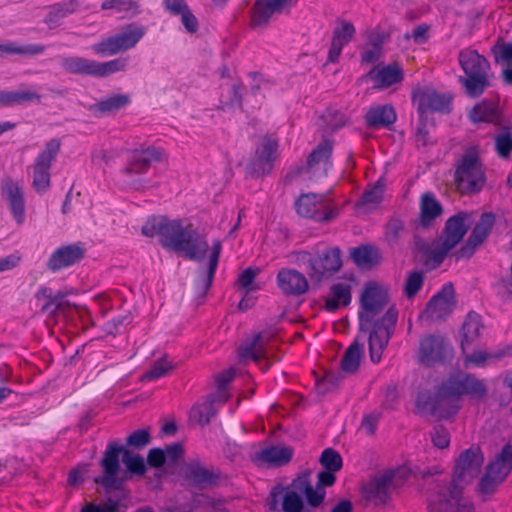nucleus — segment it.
Segmentation results:
<instances>
[{
  "label": "nucleus",
  "instance_id": "1",
  "mask_svg": "<svg viewBox=\"0 0 512 512\" xmlns=\"http://www.w3.org/2000/svg\"><path fill=\"white\" fill-rule=\"evenodd\" d=\"M486 394L487 388L482 380L472 374L457 371L441 382L434 396L419 394L416 405L439 419H450L460 410L462 396L482 400Z\"/></svg>",
  "mask_w": 512,
  "mask_h": 512
},
{
  "label": "nucleus",
  "instance_id": "2",
  "mask_svg": "<svg viewBox=\"0 0 512 512\" xmlns=\"http://www.w3.org/2000/svg\"><path fill=\"white\" fill-rule=\"evenodd\" d=\"M141 232L146 237L157 235L164 249L183 253L190 260L204 259L209 250L205 234L193 224L183 225L181 219L153 216L142 226Z\"/></svg>",
  "mask_w": 512,
  "mask_h": 512
},
{
  "label": "nucleus",
  "instance_id": "3",
  "mask_svg": "<svg viewBox=\"0 0 512 512\" xmlns=\"http://www.w3.org/2000/svg\"><path fill=\"white\" fill-rule=\"evenodd\" d=\"M120 455H122V462L129 473L137 476H144L146 473V464L141 455L132 452L116 441H110L99 462L102 475L95 478V482L101 485L107 493L119 490L123 485L124 480L119 477Z\"/></svg>",
  "mask_w": 512,
  "mask_h": 512
},
{
  "label": "nucleus",
  "instance_id": "4",
  "mask_svg": "<svg viewBox=\"0 0 512 512\" xmlns=\"http://www.w3.org/2000/svg\"><path fill=\"white\" fill-rule=\"evenodd\" d=\"M458 61L464 76L458 77V82L464 87L470 98L480 97L490 87V63L476 50L463 49L459 52Z\"/></svg>",
  "mask_w": 512,
  "mask_h": 512
},
{
  "label": "nucleus",
  "instance_id": "5",
  "mask_svg": "<svg viewBox=\"0 0 512 512\" xmlns=\"http://www.w3.org/2000/svg\"><path fill=\"white\" fill-rule=\"evenodd\" d=\"M164 159V150L153 145H141L127 151L126 164L119 173L127 186L134 190H141L146 187V181L141 178L145 175L152 164L160 163Z\"/></svg>",
  "mask_w": 512,
  "mask_h": 512
},
{
  "label": "nucleus",
  "instance_id": "6",
  "mask_svg": "<svg viewBox=\"0 0 512 512\" xmlns=\"http://www.w3.org/2000/svg\"><path fill=\"white\" fill-rule=\"evenodd\" d=\"M454 181L462 194H474L483 189L486 176L476 147L467 148L455 163Z\"/></svg>",
  "mask_w": 512,
  "mask_h": 512
},
{
  "label": "nucleus",
  "instance_id": "7",
  "mask_svg": "<svg viewBox=\"0 0 512 512\" xmlns=\"http://www.w3.org/2000/svg\"><path fill=\"white\" fill-rule=\"evenodd\" d=\"M295 259L298 265L305 266L310 280L316 283L331 277L342 266L341 251L338 247L328 248L317 254L299 251L295 254Z\"/></svg>",
  "mask_w": 512,
  "mask_h": 512
},
{
  "label": "nucleus",
  "instance_id": "8",
  "mask_svg": "<svg viewBox=\"0 0 512 512\" xmlns=\"http://www.w3.org/2000/svg\"><path fill=\"white\" fill-rule=\"evenodd\" d=\"M464 487L454 480L438 484L428 497L429 512H472V501L463 495Z\"/></svg>",
  "mask_w": 512,
  "mask_h": 512
},
{
  "label": "nucleus",
  "instance_id": "9",
  "mask_svg": "<svg viewBox=\"0 0 512 512\" xmlns=\"http://www.w3.org/2000/svg\"><path fill=\"white\" fill-rule=\"evenodd\" d=\"M471 220L472 217L467 212H459L449 217L439 242L429 252V258L436 264H441L466 235Z\"/></svg>",
  "mask_w": 512,
  "mask_h": 512
},
{
  "label": "nucleus",
  "instance_id": "10",
  "mask_svg": "<svg viewBox=\"0 0 512 512\" xmlns=\"http://www.w3.org/2000/svg\"><path fill=\"white\" fill-rule=\"evenodd\" d=\"M388 289L375 281L365 283L360 295V310L358 312L360 330H367L373 319L388 304Z\"/></svg>",
  "mask_w": 512,
  "mask_h": 512
},
{
  "label": "nucleus",
  "instance_id": "11",
  "mask_svg": "<svg viewBox=\"0 0 512 512\" xmlns=\"http://www.w3.org/2000/svg\"><path fill=\"white\" fill-rule=\"evenodd\" d=\"M512 470V445L506 444L494 461L488 464L479 482V494L485 500L492 495Z\"/></svg>",
  "mask_w": 512,
  "mask_h": 512
},
{
  "label": "nucleus",
  "instance_id": "12",
  "mask_svg": "<svg viewBox=\"0 0 512 512\" xmlns=\"http://www.w3.org/2000/svg\"><path fill=\"white\" fill-rule=\"evenodd\" d=\"M146 30L143 26L128 25L126 29L118 34L107 37L92 46L95 54L100 56H112L126 52L134 48L143 38Z\"/></svg>",
  "mask_w": 512,
  "mask_h": 512
},
{
  "label": "nucleus",
  "instance_id": "13",
  "mask_svg": "<svg viewBox=\"0 0 512 512\" xmlns=\"http://www.w3.org/2000/svg\"><path fill=\"white\" fill-rule=\"evenodd\" d=\"M398 319V312L390 307L386 313L374 322L369 333V355L373 363H379L385 348L394 332Z\"/></svg>",
  "mask_w": 512,
  "mask_h": 512
},
{
  "label": "nucleus",
  "instance_id": "14",
  "mask_svg": "<svg viewBox=\"0 0 512 512\" xmlns=\"http://www.w3.org/2000/svg\"><path fill=\"white\" fill-rule=\"evenodd\" d=\"M61 148L58 138L50 139L44 149L38 154L33 165L32 187L39 193H45L50 187V169Z\"/></svg>",
  "mask_w": 512,
  "mask_h": 512
},
{
  "label": "nucleus",
  "instance_id": "15",
  "mask_svg": "<svg viewBox=\"0 0 512 512\" xmlns=\"http://www.w3.org/2000/svg\"><path fill=\"white\" fill-rule=\"evenodd\" d=\"M185 486L197 490H206L216 486L222 478L221 471L213 466H207L200 460H191L182 468Z\"/></svg>",
  "mask_w": 512,
  "mask_h": 512
},
{
  "label": "nucleus",
  "instance_id": "16",
  "mask_svg": "<svg viewBox=\"0 0 512 512\" xmlns=\"http://www.w3.org/2000/svg\"><path fill=\"white\" fill-rule=\"evenodd\" d=\"M484 456L479 446L472 445L462 451L455 461L452 480L465 488L480 472Z\"/></svg>",
  "mask_w": 512,
  "mask_h": 512
},
{
  "label": "nucleus",
  "instance_id": "17",
  "mask_svg": "<svg viewBox=\"0 0 512 512\" xmlns=\"http://www.w3.org/2000/svg\"><path fill=\"white\" fill-rule=\"evenodd\" d=\"M325 195L316 193L301 194L295 202L296 212L317 222L330 221L337 217L338 209L325 203Z\"/></svg>",
  "mask_w": 512,
  "mask_h": 512
},
{
  "label": "nucleus",
  "instance_id": "18",
  "mask_svg": "<svg viewBox=\"0 0 512 512\" xmlns=\"http://www.w3.org/2000/svg\"><path fill=\"white\" fill-rule=\"evenodd\" d=\"M411 100L420 117L429 112L449 113L451 111L452 96L439 93L432 87L414 89Z\"/></svg>",
  "mask_w": 512,
  "mask_h": 512
},
{
  "label": "nucleus",
  "instance_id": "19",
  "mask_svg": "<svg viewBox=\"0 0 512 512\" xmlns=\"http://www.w3.org/2000/svg\"><path fill=\"white\" fill-rule=\"evenodd\" d=\"M0 192L17 225H22L26 220V200L23 186L12 177L5 176L0 182Z\"/></svg>",
  "mask_w": 512,
  "mask_h": 512
},
{
  "label": "nucleus",
  "instance_id": "20",
  "mask_svg": "<svg viewBox=\"0 0 512 512\" xmlns=\"http://www.w3.org/2000/svg\"><path fill=\"white\" fill-rule=\"evenodd\" d=\"M456 307L455 292L452 283H446L442 286L427 303L421 317L440 321L446 319Z\"/></svg>",
  "mask_w": 512,
  "mask_h": 512
},
{
  "label": "nucleus",
  "instance_id": "21",
  "mask_svg": "<svg viewBox=\"0 0 512 512\" xmlns=\"http://www.w3.org/2000/svg\"><path fill=\"white\" fill-rule=\"evenodd\" d=\"M295 4V0H255L251 11V27H266L273 15L281 14Z\"/></svg>",
  "mask_w": 512,
  "mask_h": 512
},
{
  "label": "nucleus",
  "instance_id": "22",
  "mask_svg": "<svg viewBox=\"0 0 512 512\" xmlns=\"http://www.w3.org/2000/svg\"><path fill=\"white\" fill-rule=\"evenodd\" d=\"M393 479V471H386L382 474L374 476L362 487L363 499L373 506L386 504L390 497L389 491Z\"/></svg>",
  "mask_w": 512,
  "mask_h": 512
},
{
  "label": "nucleus",
  "instance_id": "23",
  "mask_svg": "<svg viewBox=\"0 0 512 512\" xmlns=\"http://www.w3.org/2000/svg\"><path fill=\"white\" fill-rule=\"evenodd\" d=\"M332 152V141L328 139L321 141L307 157V173L310 174V176L313 178H321L327 176L329 169L332 167Z\"/></svg>",
  "mask_w": 512,
  "mask_h": 512
},
{
  "label": "nucleus",
  "instance_id": "24",
  "mask_svg": "<svg viewBox=\"0 0 512 512\" xmlns=\"http://www.w3.org/2000/svg\"><path fill=\"white\" fill-rule=\"evenodd\" d=\"M494 223L495 215L492 212L481 214L468 239L457 253V259L471 257L476 248L486 240Z\"/></svg>",
  "mask_w": 512,
  "mask_h": 512
},
{
  "label": "nucleus",
  "instance_id": "25",
  "mask_svg": "<svg viewBox=\"0 0 512 512\" xmlns=\"http://www.w3.org/2000/svg\"><path fill=\"white\" fill-rule=\"evenodd\" d=\"M267 505L271 511L302 512L303 500L296 491L287 490L278 484L269 492Z\"/></svg>",
  "mask_w": 512,
  "mask_h": 512
},
{
  "label": "nucleus",
  "instance_id": "26",
  "mask_svg": "<svg viewBox=\"0 0 512 512\" xmlns=\"http://www.w3.org/2000/svg\"><path fill=\"white\" fill-rule=\"evenodd\" d=\"M366 77L372 81L375 89L383 90L402 82L404 70L399 63L393 62L372 67Z\"/></svg>",
  "mask_w": 512,
  "mask_h": 512
},
{
  "label": "nucleus",
  "instance_id": "27",
  "mask_svg": "<svg viewBox=\"0 0 512 512\" xmlns=\"http://www.w3.org/2000/svg\"><path fill=\"white\" fill-rule=\"evenodd\" d=\"M84 255L85 250L79 243L61 246L50 255L47 268L57 272L80 262Z\"/></svg>",
  "mask_w": 512,
  "mask_h": 512
},
{
  "label": "nucleus",
  "instance_id": "28",
  "mask_svg": "<svg viewBox=\"0 0 512 512\" xmlns=\"http://www.w3.org/2000/svg\"><path fill=\"white\" fill-rule=\"evenodd\" d=\"M355 33V27L351 22L344 19H338L336 21V25L333 29L331 45L328 50V62H338L342 49L351 42Z\"/></svg>",
  "mask_w": 512,
  "mask_h": 512
},
{
  "label": "nucleus",
  "instance_id": "29",
  "mask_svg": "<svg viewBox=\"0 0 512 512\" xmlns=\"http://www.w3.org/2000/svg\"><path fill=\"white\" fill-rule=\"evenodd\" d=\"M277 285L285 295L299 296L308 291L305 275L296 269H281L277 274Z\"/></svg>",
  "mask_w": 512,
  "mask_h": 512
},
{
  "label": "nucleus",
  "instance_id": "30",
  "mask_svg": "<svg viewBox=\"0 0 512 512\" xmlns=\"http://www.w3.org/2000/svg\"><path fill=\"white\" fill-rule=\"evenodd\" d=\"M278 146L279 144L276 139L270 137L262 138L261 144L256 148V158L252 163L253 171L257 175H264L272 170Z\"/></svg>",
  "mask_w": 512,
  "mask_h": 512
},
{
  "label": "nucleus",
  "instance_id": "31",
  "mask_svg": "<svg viewBox=\"0 0 512 512\" xmlns=\"http://www.w3.org/2000/svg\"><path fill=\"white\" fill-rule=\"evenodd\" d=\"M397 120L395 108L391 104L372 105L364 115V121L371 129H389Z\"/></svg>",
  "mask_w": 512,
  "mask_h": 512
},
{
  "label": "nucleus",
  "instance_id": "32",
  "mask_svg": "<svg viewBox=\"0 0 512 512\" xmlns=\"http://www.w3.org/2000/svg\"><path fill=\"white\" fill-rule=\"evenodd\" d=\"M444 339L441 336L427 335L420 340L419 361L431 366L444 358Z\"/></svg>",
  "mask_w": 512,
  "mask_h": 512
},
{
  "label": "nucleus",
  "instance_id": "33",
  "mask_svg": "<svg viewBox=\"0 0 512 512\" xmlns=\"http://www.w3.org/2000/svg\"><path fill=\"white\" fill-rule=\"evenodd\" d=\"M293 455L294 450L289 446H269L255 453L253 461L257 464L281 467L288 464Z\"/></svg>",
  "mask_w": 512,
  "mask_h": 512
},
{
  "label": "nucleus",
  "instance_id": "34",
  "mask_svg": "<svg viewBox=\"0 0 512 512\" xmlns=\"http://www.w3.org/2000/svg\"><path fill=\"white\" fill-rule=\"evenodd\" d=\"M419 224L423 228H429L443 213L442 204L432 192H425L420 197Z\"/></svg>",
  "mask_w": 512,
  "mask_h": 512
},
{
  "label": "nucleus",
  "instance_id": "35",
  "mask_svg": "<svg viewBox=\"0 0 512 512\" xmlns=\"http://www.w3.org/2000/svg\"><path fill=\"white\" fill-rule=\"evenodd\" d=\"M351 286L345 282H337L331 285L329 292L325 297L324 308L327 312H335L341 307H346L351 303Z\"/></svg>",
  "mask_w": 512,
  "mask_h": 512
},
{
  "label": "nucleus",
  "instance_id": "36",
  "mask_svg": "<svg viewBox=\"0 0 512 512\" xmlns=\"http://www.w3.org/2000/svg\"><path fill=\"white\" fill-rule=\"evenodd\" d=\"M469 117L474 123H498L501 117L498 102L487 99L482 100L471 109Z\"/></svg>",
  "mask_w": 512,
  "mask_h": 512
},
{
  "label": "nucleus",
  "instance_id": "37",
  "mask_svg": "<svg viewBox=\"0 0 512 512\" xmlns=\"http://www.w3.org/2000/svg\"><path fill=\"white\" fill-rule=\"evenodd\" d=\"M482 328L481 316L474 311H470L461 328V349L463 352L479 338Z\"/></svg>",
  "mask_w": 512,
  "mask_h": 512
},
{
  "label": "nucleus",
  "instance_id": "38",
  "mask_svg": "<svg viewBox=\"0 0 512 512\" xmlns=\"http://www.w3.org/2000/svg\"><path fill=\"white\" fill-rule=\"evenodd\" d=\"M61 67L68 73L95 77V61L79 56L60 58Z\"/></svg>",
  "mask_w": 512,
  "mask_h": 512
},
{
  "label": "nucleus",
  "instance_id": "39",
  "mask_svg": "<svg viewBox=\"0 0 512 512\" xmlns=\"http://www.w3.org/2000/svg\"><path fill=\"white\" fill-rule=\"evenodd\" d=\"M293 486L303 493L306 497V501L311 507H319L324 502L326 492L323 488L316 486L313 488L308 476H302L293 481Z\"/></svg>",
  "mask_w": 512,
  "mask_h": 512
},
{
  "label": "nucleus",
  "instance_id": "40",
  "mask_svg": "<svg viewBox=\"0 0 512 512\" xmlns=\"http://www.w3.org/2000/svg\"><path fill=\"white\" fill-rule=\"evenodd\" d=\"M35 298L37 300H45L40 310L50 315L56 314L63 308L65 303V295L63 293L53 294L51 288L46 286H42L36 291Z\"/></svg>",
  "mask_w": 512,
  "mask_h": 512
},
{
  "label": "nucleus",
  "instance_id": "41",
  "mask_svg": "<svg viewBox=\"0 0 512 512\" xmlns=\"http://www.w3.org/2000/svg\"><path fill=\"white\" fill-rule=\"evenodd\" d=\"M222 251V244L220 240H215L212 243V251L209 257L208 269L204 276L199 279L198 285L202 294H206L210 289L214 276L217 270L220 254Z\"/></svg>",
  "mask_w": 512,
  "mask_h": 512
},
{
  "label": "nucleus",
  "instance_id": "42",
  "mask_svg": "<svg viewBox=\"0 0 512 512\" xmlns=\"http://www.w3.org/2000/svg\"><path fill=\"white\" fill-rule=\"evenodd\" d=\"M364 345L354 340L344 352L341 359V369L346 373H355L359 366L363 355Z\"/></svg>",
  "mask_w": 512,
  "mask_h": 512
},
{
  "label": "nucleus",
  "instance_id": "43",
  "mask_svg": "<svg viewBox=\"0 0 512 512\" xmlns=\"http://www.w3.org/2000/svg\"><path fill=\"white\" fill-rule=\"evenodd\" d=\"M40 103L41 96L30 90L0 91V104L3 106H14L27 102Z\"/></svg>",
  "mask_w": 512,
  "mask_h": 512
},
{
  "label": "nucleus",
  "instance_id": "44",
  "mask_svg": "<svg viewBox=\"0 0 512 512\" xmlns=\"http://www.w3.org/2000/svg\"><path fill=\"white\" fill-rule=\"evenodd\" d=\"M130 103V97L126 94H114L103 98L93 104L90 108L92 111H97L102 114H107L120 110Z\"/></svg>",
  "mask_w": 512,
  "mask_h": 512
},
{
  "label": "nucleus",
  "instance_id": "45",
  "mask_svg": "<svg viewBox=\"0 0 512 512\" xmlns=\"http://www.w3.org/2000/svg\"><path fill=\"white\" fill-rule=\"evenodd\" d=\"M405 233L404 222L398 218H391L384 226L383 240L389 247L394 248L400 244Z\"/></svg>",
  "mask_w": 512,
  "mask_h": 512
},
{
  "label": "nucleus",
  "instance_id": "46",
  "mask_svg": "<svg viewBox=\"0 0 512 512\" xmlns=\"http://www.w3.org/2000/svg\"><path fill=\"white\" fill-rule=\"evenodd\" d=\"M383 199V185L378 181L372 189L366 191L356 203L358 211L369 212L378 207Z\"/></svg>",
  "mask_w": 512,
  "mask_h": 512
},
{
  "label": "nucleus",
  "instance_id": "47",
  "mask_svg": "<svg viewBox=\"0 0 512 512\" xmlns=\"http://www.w3.org/2000/svg\"><path fill=\"white\" fill-rule=\"evenodd\" d=\"M79 5V0H63L54 4L45 17V23L52 24L58 22L60 19L74 13Z\"/></svg>",
  "mask_w": 512,
  "mask_h": 512
},
{
  "label": "nucleus",
  "instance_id": "48",
  "mask_svg": "<svg viewBox=\"0 0 512 512\" xmlns=\"http://www.w3.org/2000/svg\"><path fill=\"white\" fill-rule=\"evenodd\" d=\"M45 51L41 44L20 45L14 41L0 44V57L4 55H38Z\"/></svg>",
  "mask_w": 512,
  "mask_h": 512
},
{
  "label": "nucleus",
  "instance_id": "49",
  "mask_svg": "<svg viewBox=\"0 0 512 512\" xmlns=\"http://www.w3.org/2000/svg\"><path fill=\"white\" fill-rule=\"evenodd\" d=\"M351 256L358 266H371L380 261L379 250L371 245L353 248Z\"/></svg>",
  "mask_w": 512,
  "mask_h": 512
},
{
  "label": "nucleus",
  "instance_id": "50",
  "mask_svg": "<svg viewBox=\"0 0 512 512\" xmlns=\"http://www.w3.org/2000/svg\"><path fill=\"white\" fill-rule=\"evenodd\" d=\"M127 65V57H119L107 62L95 61V77H107L116 72L125 71Z\"/></svg>",
  "mask_w": 512,
  "mask_h": 512
},
{
  "label": "nucleus",
  "instance_id": "51",
  "mask_svg": "<svg viewBox=\"0 0 512 512\" xmlns=\"http://www.w3.org/2000/svg\"><path fill=\"white\" fill-rule=\"evenodd\" d=\"M494 143L497 155L500 158L508 159L512 152V133L508 127L494 136Z\"/></svg>",
  "mask_w": 512,
  "mask_h": 512
},
{
  "label": "nucleus",
  "instance_id": "52",
  "mask_svg": "<svg viewBox=\"0 0 512 512\" xmlns=\"http://www.w3.org/2000/svg\"><path fill=\"white\" fill-rule=\"evenodd\" d=\"M216 400L214 395H209L206 402L192 409V413L197 417V421L200 425H207L215 416L216 411L213 404L216 403Z\"/></svg>",
  "mask_w": 512,
  "mask_h": 512
},
{
  "label": "nucleus",
  "instance_id": "53",
  "mask_svg": "<svg viewBox=\"0 0 512 512\" xmlns=\"http://www.w3.org/2000/svg\"><path fill=\"white\" fill-rule=\"evenodd\" d=\"M175 365L167 357H162L152 364L150 369L144 374V380H155L165 376L169 371L174 369Z\"/></svg>",
  "mask_w": 512,
  "mask_h": 512
},
{
  "label": "nucleus",
  "instance_id": "54",
  "mask_svg": "<svg viewBox=\"0 0 512 512\" xmlns=\"http://www.w3.org/2000/svg\"><path fill=\"white\" fill-rule=\"evenodd\" d=\"M424 283V275L421 271L414 270L408 273L403 292L408 299H412L421 290Z\"/></svg>",
  "mask_w": 512,
  "mask_h": 512
},
{
  "label": "nucleus",
  "instance_id": "55",
  "mask_svg": "<svg viewBox=\"0 0 512 512\" xmlns=\"http://www.w3.org/2000/svg\"><path fill=\"white\" fill-rule=\"evenodd\" d=\"M496 63H504L512 66V42L506 43L502 39H498L491 48Z\"/></svg>",
  "mask_w": 512,
  "mask_h": 512
},
{
  "label": "nucleus",
  "instance_id": "56",
  "mask_svg": "<svg viewBox=\"0 0 512 512\" xmlns=\"http://www.w3.org/2000/svg\"><path fill=\"white\" fill-rule=\"evenodd\" d=\"M319 461L323 468L336 472L339 471L343 465L341 455L333 448L324 449Z\"/></svg>",
  "mask_w": 512,
  "mask_h": 512
},
{
  "label": "nucleus",
  "instance_id": "57",
  "mask_svg": "<svg viewBox=\"0 0 512 512\" xmlns=\"http://www.w3.org/2000/svg\"><path fill=\"white\" fill-rule=\"evenodd\" d=\"M103 10H114L116 12H139V6L136 0H105L101 4Z\"/></svg>",
  "mask_w": 512,
  "mask_h": 512
},
{
  "label": "nucleus",
  "instance_id": "58",
  "mask_svg": "<svg viewBox=\"0 0 512 512\" xmlns=\"http://www.w3.org/2000/svg\"><path fill=\"white\" fill-rule=\"evenodd\" d=\"M151 441V436L148 430L146 429H139L134 432H132L127 438H126V446L131 447L133 449H143L146 447Z\"/></svg>",
  "mask_w": 512,
  "mask_h": 512
},
{
  "label": "nucleus",
  "instance_id": "59",
  "mask_svg": "<svg viewBox=\"0 0 512 512\" xmlns=\"http://www.w3.org/2000/svg\"><path fill=\"white\" fill-rule=\"evenodd\" d=\"M382 55V41L374 40L370 46L366 47L360 54L362 64H374Z\"/></svg>",
  "mask_w": 512,
  "mask_h": 512
},
{
  "label": "nucleus",
  "instance_id": "60",
  "mask_svg": "<svg viewBox=\"0 0 512 512\" xmlns=\"http://www.w3.org/2000/svg\"><path fill=\"white\" fill-rule=\"evenodd\" d=\"M259 270L254 269L252 267H248L241 272L238 277V283L241 289L245 291L246 294L249 292L255 291L259 289V286L254 284V280L258 274Z\"/></svg>",
  "mask_w": 512,
  "mask_h": 512
},
{
  "label": "nucleus",
  "instance_id": "61",
  "mask_svg": "<svg viewBox=\"0 0 512 512\" xmlns=\"http://www.w3.org/2000/svg\"><path fill=\"white\" fill-rule=\"evenodd\" d=\"M119 508V501L113 498H108L101 504L86 503L82 506L80 512H117Z\"/></svg>",
  "mask_w": 512,
  "mask_h": 512
},
{
  "label": "nucleus",
  "instance_id": "62",
  "mask_svg": "<svg viewBox=\"0 0 512 512\" xmlns=\"http://www.w3.org/2000/svg\"><path fill=\"white\" fill-rule=\"evenodd\" d=\"M261 339V335L257 334L253 340L239 349V357L241 360L252 359L258 361L261 358V352L257 349V345Z\"/></svg>",
  "mask_w": 512,
  "mask_h": 512
},
{
  "label": "nucleus",
  "instance_id": "63",
  "mask_svg": "<svg viewBox=\"0 0 512 512\" xmlns=\"http://www.w3.org/2000/svg\"><path fill=\"white\" fill-rule=\"evenodd\" d=\"M464 357V365L466 368L470 366H476L481 367L483 366L487 361H489V352L482 351V350H474L471 353H466Z\"/></svg>",
  "mask_w": 512,
  "mask_h": 512
},
{
  "label": "nucleus",
  "instance_id": "64",
  "mask_svg": "<svg viewBox=\"0 0 512 512\" xmlns=\"http://www.w3.org/2000/svg\"><path fill=\"white\" fill-rule=\"evenodd\" d=\"M431 440L437 448L444 449L449 446L450 435L448 430L442 426H435L431 432Z\"/></svg>",
  "mask_w": 512,
  "mask_h": 512
}]
</instances>
